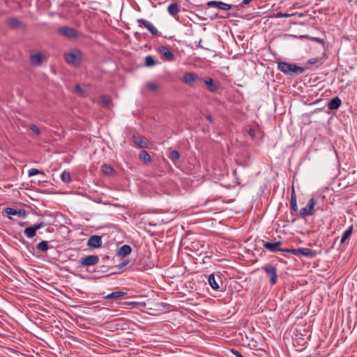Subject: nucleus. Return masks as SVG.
Wrapping results in <instances>:
<instances>
[{"label": "nucleus", "instance_id": "2f4dec72", "mask_svg": "<svg viewBox=\"0 0 357 357\" xmlns=\"http://www.w3.org/2000/svg\"><path fill=\"white\" fill-rule=\"evenodd\" d=\"M61 181L65 183H69L71 182L70 174L68 171H63L61 175Z\"/></svg>", "mask_w": 357, "mask_h": 357}, {"label": "nucleus", "instance_id": "f704fd0d", "mask_svg": "<svg viewBox=\"0 0 357 357\" xmlns=\"http://www.w3.org/2000/svg\"><path fill=\"white\" fill-rule=\"evenodd\" d=\"M148 301V307L147 310H146V313L151 314V315H156L158 313V310L152 307L153 303L149 301V299H147Z\"/></svg>", "mask_w": 357, "mask_h": 357}, {"label": "nucleus", "instance_id": "37998d69", "mask_svg": "<svg viewBox=\"0 0 357 357\" xmlns=\"http://www.w3.org/2000/svg\"><path fill=\"white\" fill-rule=\"evenodd\" d=\"M74 91H75V93H81L82 92V88L80 87V86H79V85L77 84V85H75V87H74Z\"/></svg>", "mask_w": 357, "mask_h": 357}, {"label": "nucleus", "instance_id": "dca6fc26", "mask_svg": "<svg viewBox=\"0 0 357 357\" xmlns=\"http://www.w3.org/2000/svg\"><path fill=\"white\" fill-rule=\"evenodd\" d=\"M208 6H216L222 10H227L231 8V5L227 4L222 1H211L207 3Z\"/></svg>", "mask_w": 357, "mask_h": 357}, {"label": "nucleus", "instance_id": "a18cd8bd", "mask_svg": "<svg viewBox=\"0 0 357 357\" xmlns=\"http://www.w3.org/2000/svg\"><path fill=\"white\" fill-rule=\"evenodd\" d=\"M248 135L253 138L255 135V131L253 128H250L248 130Z\"/></svg>", "mask_w": 357, "mask_h": 357}, {"label": "nucleus", "instance_id": "79ce46f5", "mask_svg": "<svg viewBox=\"0 0 357 357\" xmlns=\"http://www.w3.org/2000/svg\"><path fill=\"white\" fill-rule=\"evenodd\" d=\"M231 351L236 357H244L238 350L235 349H232Z\"/></svg>", "mask_w": 357, "mask_h": 357}, {"label": "nucleus", "instance_id": "9d476101", "mask_svg": "<svg viewBox=\"0 0 357 357\" xmlns=\"http://www.w3.org/2000/svg\"><path fill=\"white\" fill-rule=\"evenodd\" d=\"M99 257L98 255H89L85 257L81 258L79 263L83 267L89 266L98 264Z\"/></svg>", "mask_w": 357, "mask_h": 357}, {"label": "nucleus", "instance_id": "72a5a7b5", "mask_svg": "<svg viewBox=\"0 0 357 357\" xmlns=\"http://www.w3.org/2000/svg\"><path fill=\"white\" fill-rule=\"evenodd\" d=\"M126 293H124L123 291H114V292L105 296V298L107 299L118 298H120L121 296H123Z\"/></svg>", "mask_w": 357, "mask_h": 357}, {"label": "nucleus", "instance_id": "f3484780", "mask_svg": "<svg viewBox=\"0 0 357 357\" xmlns=\"http://www.w3.org/2000/svg\"><path fill=\"white\" fill-rule=\"evenodd\" d=\"M205 84L207 86L208 90L212 93L217 91L218 86L217 84L210 77H205L203 79Z\"/></svg>", "mask_w": 357, "mask_h": 357}, {"label": "nucleus", "instance_id": "1a4fd4ad", "mask_svg": "<svg viewBox=\"0 0 357 357\" xmlns=\"http://www.w3.org/2000/svg\"><path fill=\"white\" fill-rule=\"evenodd\" d=\"M183 82L192 86L194 82L202 81V79L195 73H185L181 79Z\"/></svg>", "mask_w": 357, "mask_h": 357}, {"label": "nucleus", "instance_id": "39448f33", "mask_svg": "<svg viewBox=\"0 0 357 357\" xmlns=\"http://www.w3.org/2000/svg\"><path fill=\"white\" fill-rule=\"evenodd\" d=\"M317 204L316 200L312 197L311 198L305 207L302 208L300 210L301 215L304 217L311 216L315 213L314 206Z\"/></svg>", "mask_w": 357, "mask_h": 357}, {"label": "nucleus", "instance_id": "c03bdc74", "mask_svg": "<svg viewBox=\"0 0 357 357\" xmlns=\"http://www.w3.org/2000/svg\"><path fill=\"white\" fill-rule=\"evenodd\" d=\"M318 61H319V58H312V59L308 60V63L310 64H314V63H317Z\"/></svg>", "mask_w": 357, "mask_h": 357}, {"label": "nucleus", "instance_id": "7ed1b4c3", "mask_svg": "<svg viewBox=\"0 0 357 357\" xmlns=\"http://www.w3.org/2000/svg\"><path fill=\"white\" fill-rule=\"evenodd\" d=\"M291 254L297 257H306L307 258H313L317 256V253L316 251L307 248H292Z\"/></svg>", "mask_w": 357, "mask_h": 357}, {"label": "nucleus", "instance_id": "473e14b6", "mask_svg": "<svg viewBox=\"0 0 357 357\" xmlns=\"http://www.w3.org/2000/svg\"><path fill=\"white\" fill-rule=\"evenodd\" d=\"M290 205H291V208L292 211H297L298 206H297L296 197L294 190H293L291 196Z\"/></svg>", "mask_w": 357, "mask_h": 357}, {"label": "nucleus", "instance_id": "e433bc0d", "mask_svg": "<svg viewBox=\"0 0 357 357\" xmlns=\"http://www.w3.org/2000/svg\"><path fill=\"white\" fill-rule=\"evenodd\" d=\"M37 174H42L44 176L45 173L38 169H36V168H31V169H29V171H28L29 176H35Z\"/></svg>", "mask_w": 357, "mask_h": 357}, {"label": "nucleus", "instance_id": "a19ab883", "mask_svg": "<svg viewBox=\"0 0 357 357\" xmlns=\"http://www.w3.org/2000/svg\"><path fill=\"white\" fill-rule=\"evenodd\" d=\"M30 130L36 135L40 134V129L34 124L31 125Z\"/></svg>", "mask_w": 357, "mask_h": 357}, {"label": "nucleus", "instance_id": "f257e3e1", "mask_svg": "<svg viewBox=\"0 0 357 357\" xmlns=\"http://www.w3.org/2000/svg\"><path fill=\"white\" fill-rule=\"evenodd\" d=\"M278 68L283 73L289 75H301L305 71V68L295 63L280 61L278 63Z\"/></svg>", "mask_w": 357, "mask_h": 357}, {"label": "nucleus", "instance_id": "a211bd4d", "mask_svg": "<svg viewBox=\"0 0 357 357\" xmlns=\"http://www.w3.org/2000/svg\"><path fill=\"white\" fill-rule=\"evenodd\" d=\"M5 211L8 215H18L19 217H25L26 211L24 209L17 210L14 208L7 207L5 208Z\"/></svg>", "mask_w": 357, "mask_h": 357}, {"label": "nucleus", "instance_id": "49530a36", "mask_svg": "<svg viewBox=\"0 0 357 357\" xmlns=\"http://www.w3.org/2000/svg\"><path fill=\"white\" fill-rule=\"evenodd\" d=\"M291 249H289V248H286V249H280L279 251L280 252H288V253H291L290 250Z\"/></svg>", "mask_w": 357, "mask_h": 357}, {"label": "nucleus", "instance_id": "cd10ccee", "mask_svg": "<svg viewBox=\"0 0 357 357\" xmlns=\"http://www.w3.org/2000/svg\"><path fill=\"white\" fill-rule=\"evenodd\" d=\"M102 171L107 175H112L114 172V168L108 164H103L101 167Z\"/></svg>", "mask_w": 357, "mask_h": 357}, {"label": "nucleus", "instance_id": "4be33fe9", "mask_svg": "<svg viewBox=\"0 0 357 357\" xmlns=\"http://www.w3.org/2000/svg\"><path fill=\"white\" fill-rule=\"evenodd\" d=\"M6 22L8 26L12 29H20L23 26L22 23L17 18H9Z\"/></svg>", "mask_w": 357, "mask_h": 357}, {"label": "nucleus", "instance_id": "ddd939ff", "mask_svg": "<svg viewBox=\"0 0 357 357\" xmlns=\"http://www.w3.org/2000/svg\"><path fill=\"white\" fill-rule=\"evenodd\" d=\"M282 245L281 241H275V242H266L263 241V245L264 248L270 252H277L280 250L279 247Z\"/></svg>", "mask_w": 357, "mask_h": 357}, {"label": "nucleus", "instance_id": "7c9ffc66", "mask_svg": "<svg viewBox=\"0 0 357 357\" xmlns=\"http://www.w3.org/2000/svg\"><path fill=\"white\" fill-rule=\"evenodd\" d=\"M99 102L104 107H109L112 102V100L109 96H102L100 98Z\"/></svg>", "mask_w": 357, "mask_h": 357}, {"label": "nucleus", "instance_id": "c756f323", "mask_svg": "<svg viewBox=\"0 0 357 357\" xmlns=\"http://www.w3.org/2000/svg\"><path fill=\"white\" fill-rule=\"evenodd\" d=\"M37 249L42 252H46L49 249V243L47 241H42L37 244Z\"/></svg>", "mask_w": 357, "mask_h": 357}, {"label": "nucleus", "instance_id": "0eeeda50", "mask_svg": "<svg viewBox=\"0 0 357 357\" xmlns=\"http://www.w3.org/2000/svg\"><path fill=\"white\" fill-rule=\"evenodd\" d=\"M45 225V222H40L33 226L26 227L24 231V234L28 238H32L36 235L37 230L43 228Z\"/></svg>", "mask_w": 357, "mask_h": 357}, {"label": "nucleus", "instance_id": "393cba45", "mask_svg": "<svg viewBox=\"0 0 357 357\" xmlns=\"http://www.w3.org/2000/svg\"><path fill=\"white\" fill-rule=\"evenodd\" d=\"M294 15H298L299 17H302L304 16V14L298 13L289 14V13H281V12H278V13L274 14L271 17H275V18H281V17H287H287H293Z\"/></svg>", "mask_w": 357, "mask_h": 357}, {"label": "nucleus", "instance_id": "9b49d317", "mask_svg": "<svg viewBox=\"0 0 357 357\" xmlns=\"http://www.w3.org/2000/svg\"><path fill=\"white\" fill-rule=\"evenodd\" d=\"M45 56L41 52H36L31 54L30 63L33 66L38 67L43 64Z\"/></svg>", "mask_w": 357, "mask_h": 357}, {"label": "nucleus", "instance_id": "6ab92c4d", "mask_svg": "<svg viewBox=\"0 0 357 357\" xmlns=\"http://www.w3.org/2000/svg\"><path fill=\"white\" fill-rule=\"evenodd\" d=\"M138 23L143 24L144 26L151 32L153 35H157L158 31V29L149 21L143 19L137 20Z\"/></svg>", "mask_w": 357, "mask_h": 357}, {"label": "nucleus", "instance_id": "c9c22d12", "mask_svg": "<svg viewBox=\"0 0 357 357\" xmlns=\"http://www.w3.org/2000/svg\"><path fill=\"white\" fill-rule=\"evenodd\" d=\"M155 64V61L153 56H147L145 58V66L147 67H151Z\"/></svg>", "mask_w": 357, "mask_h": 357}, {"label": "nucleus", "instance_id": "de8ad7c7", "mask_svg": "<svg viewBox=\"0 0 357 357\" xmlns=\"http://www.w3.org/2000/svg\"><path fill=\"white\" fill-rule=\"evenodd\" d=\"M18 224L20 226L24 227L27 225V222H20Z\"/></svg>", "mask_w": 357, "mask_h": 357}, {"label": "nucleus", "instance_id": "8fccbe9b", "mask_svg": "<svg viewBox=\"0 0 357 357\" xmlns=\"http://www.w3.org/2000/svg\"><path fill=\"white\" fill-rule=\"evenodd\" d=\"M126 264V263H123L121 266V267H123V266H125Z\"/></svg>", "mask_w": 357, "mask_h": 357}, {"label": "nucleus", "instance_id": "2eb2a0df", "mask_svg": "<svg viewBox=\"0 0 357 357\" xmlns=\"http://www.w3.org/2000/svg\"><path fill=\"white\" fill-rule=\"evenodd\" d=\"M135 146L141 149H149L151 147V144L144 137H135Z\"/></svg>", "mask_w": 357, "mask_h": 357}, {"label": "nucleus", "instance_id": "bb28decb", "mask_svg": "<svg viewBox=\"0 0 357 357\" xmlns=\"http://www.w3.org/2000/svg\"><path fill=\"white\" fill-rule=\"evenodd\" d=\"M167 10H168L169 13L171 15H172V16L176 15L178 13V11H179L178 3H171L168 6Z\"/></svg>", "mask_w": 357, "mask_h": 357}, {"label": "nucleus", "instance_id": "ea45409f", "mask_svg": "<svg viewBox=\"0 0 357 357\" xmlns=\"http://www.w3.org/2000/svg\"><path fill=\"white\" fill-rule=\"evenodd\" d=\"M146 87L148 89L153 91H157L158 89V86L153 82H148L146 84Z\"/></svg>", "mask_w": 357, "mask_h": 357}, {"label": "nucleus", "instance_id": "aec40b11", "mask_svg": "<svg viewBox=\"0 0 357 357\" xmlns=\"http://www.w3.org/2000/svg\"><path fill=\"white\" fill-rule=\"evenodd\" d=\"M138 158L145 165L150 163L152 160V158L149 153L144 150H141L139 151V153H138Z\"/></svg>", "mask_w": 357, "mask_h": 357}, {"label": "nucleus", "instance_id": "a878e982", "mask_svg": "<svg viewBox=\"0 0 357 357\" xmlns=\"http://www.w3.org/2000/svg\"><path fill=\"white\" fill-rule=\"evenodd\" d=\"M352 231L353 225H351L344 231L340 240L341 244H343L351 236Z\"/></svg>", "mask_w": 357, "mask_h": 357}, {"label": "nucleus", "instance_id": "423d86ee", "mask_svg": "<svg viewBox=\"0 0 357 357\" xmlns=\"http://www.w3.org/2000/svg\"><path fill=\"white\" fill-rule=\"evenodd\" d=\"M58 32L60 35L69 39H73L77 37V31L70 26H61L58 29Z\"/></svg>", "mask_w": 357, "mask_h": 357}, {"label": "nucleus", "instance_id": "412c9836", "mask_svg": "<svg viewBox=\"0 0 357 357\" xmlns=\"http://www.w3.org/2000/svg\"><path fill=\"white\" fill-rule=\"evenodd\" d=\"M341 103L342 101L340 98H339L338 97H335L328 102L327 106L328 109L334 110L338 109L340 107Z\"/></svg>", "mask_w": 357, "mask_h": 357}, {"label": "nucleus", "instance_id": "4468645a", "mask_svg": "<svg viewBox=\"0 0 357 357\" xmlns=\"http://www.w3.org/2000/svg\"><path fill=\"white\" fill-rule=\"evenodd\" d=\"M158 52L167 61H172L174 60V55L167 47L161 46L158 48Z\"/></svg>", "mask_w": 357, "mask_h": 357}, {"label": "nucleus", "instance_id": "09e8293b", "mask_svg": "<svg viewBox=\"0 0 357 357\" xmlns=\"http://www.w3.org/2000/svg\"><path fill=\"white\" fill-rule=\"evenodd\" d=\"M252 0H243L242 2V4H248Z\"/></svg>", "mask_w": 357, "mask_h": 357}, {"label": "nucleus", "instance_id": "f8f14e48", "mask_svg": "<svg viewBox=\"0 0 357 357\" xmlns=\"http://www.w3.org/2000/svg\"><path fill=\"white\" fill-rule=\"evenodd\" d=\"M102 238L100 236L93 235L89 238L87 245L93 248H98L102 245Z\"/></svg>", "mask_w": 357, "mask_h": 357}, {"label": "nucleus", "instance_id": "6e6552de", "mask_svg": "<svg viewBox=\"0 0 357 357\" xmlns=\"http://www.w3.org/2000/svg\"><path fill=\"white\" fill-rule=\"evenodd\" d=\"M146 250V246L140 245L139 249L137 250V257L139 259V260L143 261L142 264H137V269L144 270L146 269L147 266H149L147 264V259L149 258V256H145V255H142V251Z\"/></svg>", "mask_w": 357, "mask_h": 357}, {"label": "nucleus", "instance_id": "5701e85b", "mask_svg": "<svg viewBox=\"0 0 357 357\" xmlns=\"http://www.w3.org/2000/svg\"><path fill=\"white\" fill-rule=\"evenodd\" d=\"M148 307V301H135V310H138L142 312L146 313Z\"/></svg>", "mask_w": 357, "mask_h": 357}, {"label": "nucleus", "instance_id": "4c0bfd02", "mask_svg": "<svg viewBox=\"0 0 357 357\" xmlns=\"http://www.w3.org/2000/svg\"><path fill=\"white\" fill-rule=\"evenodd\" d=\"M179 157H180V154H179L178 151H171V153L169 155V158L174 162L176 160H178Z\"/></svg>", "mask_w": 357, "mask_h": 357}, {"label": "nucleus", "instance_id": "f03ea898", "mask_svg": "<svg viewBox=\"0 0 357 357\" xmlns=\"http://www.w3.org/2000/svg\"><path fill=\"white\" fill-rule=\"evenodd\" d=\"M66 61L73 66L78 65L82 59V52L77 49L65 54Z\"/></svg>", "mask_w": 357, "mask_h": 357}, {"label": "nucleus", "instance_id": "20e7f679", "mask_svg": "<svg viewBox=\"0 0 357 357\" xmlns=\"http://www.w3.org/2000/svg\"><path fill=\"white\" fill-rule=\"evenodd\" d=\"M261 269L270 278V284L274 285L277 282L278 273L275 266L267 264L261 268Z\"/></svg>", "mask_w": 357, "mask_h": 357}, {"label": "nucleus", "instance_id": "b1692460", "mask_svg": "<svg viewBox=\"0 0 357 357\" xmlns=\"http://www.w3.org/2000/svg\"><path fill=\"white\" fill-rule=\"evenodd\" d=\"M132 249L130 245H123L118 250L117 254L120 257H124L129 255Z\"/></svg>", "mask_w": 357, "mask_h": 357}, {"label": "nucleus", "instance_id": "c85d7f7f", "mask_svg": "<svg viewBox=\"0 0 357 357\" xmlns=\"http://www.w3.org/2000/svg\"><path fill=\"white\" fill-rule=\"evenodd\" d=\"M208 283L212 289L214 290H218L219 289V285L218 282L216 281L215 276L213 274H211L208 277Z\"/></svg>", "mask_w": 357, "mask_h": 357}, {"label": "nucleus", "instance_id": "58836bf2", "mask_svg": "<svg viewBox=\"0 0 357 357\" xmlns=\"http://www.w3.org/2000/svg\"><path fill=\"white\" fill-rule=\"evenodd\" d=\"M300 38H307V39H310L313 41H316V42H317L319 43H321V44H323L324 43L323 39H321L320 38H317V37H310L308 36H301Z\"/></svg>", "mask_w": 357, "mask_h": 357}]
</instances>
